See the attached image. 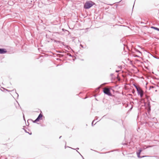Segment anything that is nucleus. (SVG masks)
Instances as JSON below:
<instances>
[{"instance_id": "f257e3e1", "label": "nucleus", "mask_w": 159, "mask_h": 159, "mask_svg": "<svg viewBox=\"0 0 159 159\" xmlns=\"http://www.w3.org/2000/svg\"><path fill=\"white\" fill-rule=\"evenodd\" d=\"M95 3L91 1H87L84 5V8L85 9H88L91 7Z\"/></svg>"}, {"instance_id": "f03ea898", "label": "nucleus", "mask_w": 159, "mask_h": 159, "mask_svg": "<svg viewBox=\"0 0 159 159\" xmlns=\"http://www.w3.org/2000/svg\"><path fill=\"white\" fill-rule=\"evenodd\" d=\"M103 92L105 94L108 96H110L111 95L110 89L108 88H104L103 90Z\"/></svg>"}, {"instance_id": "7ed1b4c3", "label": "nucleus", "mask_w": 159, "mask_h": 159, "mask_svg": "<svg viewBox=\"0 0 159 159\" xmlns=\"http://www.w3.org/2000/svg\"><path fill=\"white\" fill-rule=\"evenodd\" d=\"M137 92L138 95H139L141 98L143 97L144 94V92L141 88H140L139 89L137 90Z\"/></svg>"}, {"instance_id": "20e7f679", "label": "nucleus", "mask_w": 159, "mask_h": 159, "mask_svg": "<svg viewBox=\"0 0 159 159\" xmlns=\"http://www.w3.org/2000/svg\"><path fill=\"white\" fill-rule=\"evenodd\" d=\"M142 151V150L141 149H140L136 152V153H137V157L139 158H142L143 157H147L148 156H143L142 157L140 156V153Z\"/></svg>"}, {"instance_id": "39448f33", "label": "nucleus", "mask_w": 159, "mask_h": 159, "mask_svg": "<svg viewBox=\"0 0 159 159\" xmlns=\"http://www.w3.org/2000/svg\"><path fill=\"white\" fill-rule=\"evenodd\" d=\"M43 115L41 113H40L37 118L35 120H34V122L35 123L37 121H38L39 120H41L42 118L43 117Z\"/></svg>"}, {"instance_id": "423d86ee", "label": "nucleus", "mask_w": 159, "mask_h": 159, "mask_svg": "<svg viewBox=\"0 0 159 159\" xmlns=\"http://www.w3.org/2000/svg\"><path fill=\"white\" fill-rule=\"evenodd\" d=\"M7 52V51L4 48H0V54H4Z\"/></svg>"}, {"instance_id": "0eeeda50", "label": "nucleus", "mask_w": 159, "mask_h": 159, "mask_svg": "<svg viewBox=\"0 0 159 159\" xmlns=\"http://www.w3.org/2000/svg\"><path fill=\"white\" fill-rule=\"evenodd\" d=\"M133 85L136 88L137 91L140 88H141L140 87L137 86L135 84H134Z\"/></svg>"}, {"instance_id": "6e6552de", "label": "nucleus", "mask_w": 159, "mask_h": 159, "mask_svg": "<svg viewBox=\"0 0 159 159\" xmlns=\"http://www.w3.org/2000/svg\"><path fill=\"white\" fill-rule=\"evenodd\" d=\"M107 84V83H104L98 87L97 89V90H99V89L102 87V86H103V85L105 84Z\"/></svg>"}, {"instance_id": "1a4fd4ad", "label": "nucleus", "mask_w": 159, "mask_h": 159, "mask_svg": "<svg viewBox=\"0 0 159 159\" xmlns=\"http://www.w3.org/2000/svg\"><path fill=\"white\" fill-rule=\"evenodd\" d=\"M151 28L153 29H155L156 30H157L158 31H159V29L157 27H154V26H152V27H151Z\"/></svg>"}, {"instance_id": "9d476101", "label": "nucleus", "mask_w": 159, "mask_h": 159, "mask_svg": "<svg viewBox=\"0 0 159 159\" xmlns=\"http://www.w3.org/2000/svg\"><path fill=\"white\" fill-rule=\"evenodd\" d=\"M79 149V148H77L75 149L76 150L77 152L82 157L83 159H84V157H83V156L80 154V153L78 151H77V150H78Z\"/></svg>"}, {"instance_id": "9b49d317", "label": "nucleus", "mask_w": 159, "mask_h": 159, "mask_svg": "<svg viewBox=\"0 0 159 159\" xmlns=\"http://www.w3.org/2000/svg\"><path fill=\"white\" fill-rule=\"evenodd\" d=\"M66 47L68 50L69 49V48H70V47H69L67 45L66 46Z\"/></svg>"}, {"instance_id": "f8f14e48", "label": "nucleus", "mask_w": 159, "mask_h": 159, "mask_svg": "<svg viewBox=\"0 0 159 159\" xmlns=\"http://www.w3.org/2000/svg\"><path fill=\"white\" fill-rule=\"evenodd\" d=\"M136 51L138 52H139L140 54H141V52L139 51V50H136Z\"/></svg>"}, {"instance_id": "ddd939ff", "label": "nucleus", "mask_w": 159, "mask_h": 159, "mask_svg": "<svg viewBox=\"0 0 159 159\" xmlns=\"http://www.w3.org/2000/svg\"><path fill=\"white\" fill-rule=\"evenodd\" d=\"M68 55H69V56H70V57H71L72 56L71 54H70V53L68 54Z\"/></svg>"}, {"instance_id": "4468645a", "label": "nucleus", "mask_w": 159, "mask_h": 159, "mask_svg": "<svg viewBox=\"0 0 159 159\" xmlns=\"http://www.w3.org/2000/svg\"><path fill=\"white\" fill-rule=\"evenodd\" d=\"M94 121H95V120H93V122H92V126L93 125V122H94Z\"/></svg>"}, {"instance_id": "2eb2a0df", "label": "nucleus", "mask_w": 159, "mask_h": 159, "mask_svg": "<svg viewBox=\"0 0 159 159\" xmlns=\"http://www.w3.org/2000/svg\"><path fill=\"white\" fill-rule=\"evenodd\" d=\"M66 147H69V148H71L70 147H68V146H66L65 145V148H66Z\"/></svg>"}, {"instance_id": "dca6fc26", "label": "nucleus", "mask_w": 159, "mask_h": 159, "mask_svg": "<svg viewBox=\"0 0 159 159\" xmlns=\"http://www.w3.org/2000/svg\"><path fill=\"white\" fill-rule=\"evenodd\" d=\"M119 71V70H116V72H117V73Z\"/></svg>"}, {"instance_id": "f3484780", "label": "nucleus", "mask_w": 159, "mask_h": 159, "mask_svg": "<svg viewBox=\"0 0 159 159\" xmlns=\"http://www.w3.org/2000/svg\"><path fill=\"white\" fill-rule=\"evenodd\" d=\"M80 46L82 47V48H83V46L81 44H80Z\"/></svg>"}, {"instance_id": "a211bd4d", "label": "nucleus", "mask_w": 159, "mask_h": 159, "mask_svg": "<svg viewBox=\"0 0 159 159\" xmlns=\"http://www.w3.org/2000/svg\"><path fill=\"white\" fill-rule=\"evenodd\" d=\"M23 117L24 119H25V116H24V115H23Z\"/></svg>"}, {"instance_id": "6ab92c4d", "label": "nucleus", "mask_w": 159, "mask_h": 159, "mask_svg": "<svg viewBox=\"0 0 159 159\" xmlns=\"http://www.w3.org/2000/svg\"><path fill=\"white\" fill-rule=\"evenodd\" d=\"M155 58H157V59H158V58L157 57H154Z\"/></svg>"}, {"instance_id": "aec40b11", "label": "nucleus", "mask_w": 159, "mask_h": 159, "mask_svg": "<svg viewBox=\"0 0 159 159\" xmlns=\"http://www.w3.org/2000/svg\"><path fill=\"white\" fill-rule=\"evenodd\" d=\"M28 133L30 135L31 134H32L31 133Z\"/></svg>"}, {"instance_id": "412c9836", "label": "nucleus", "mask_w": 159, "mask_h": 159, "mask_svg": "<svg viewBox=\"0 0 159 159\" xmlns=\"http://www.w3.org/2000/svg\"><path fill=\"white\" fill-rule=\"evenodd\" d=\"M135 57H139V56H138L136 55V56H135Z\"/></svg>"}, {"instance_id": "4be33fe9", "label": "nucleus", "mask_w": 159, "mask_h": 159, "mask_svg": "<svg viewBox=\"0 0 159 159\" xmlns=\"http://www.w3.org/2000/svg\"><path fill=\"white\" fill-rule=\"evenodd\" d=\"M97 118H98V117H97V116H96V117H95V118H96V119H97Z\"/></svg>"}, {"instance_id": "5701e85b", "label": "nucleus", "mask_w": 159, "mask_h": 159, "mask_svg": "<svg viewBox=\"0 0 159 159\" xmlns=\"http://www.w3.org/2000/svg\"><path fill=\"white\" fill-rule=\"evenodd\" d=\"M25 130V132H26V133H28V132H27L26 131V130Z\"/></svg>"}, {"instance_id": "b1692460", "label": "nucleus", "mask_w": 159, "mask_h": 159, "mask_svg": "<svg viewBox=\"0 0 159 159\" xmlns=\"http://www.w3.org/2000/svg\"><path fill=\"white\" fill-rule=\"evenodd\" d=\"M61 137V136H60V137H59V139H60Z\"/></svg>"}, {"instance_id": "393cba45", "label": "nucleus", "mask_w": 159, "mask_h": 159, "mask_svg": "<svg viewBox=\"0 0 159 159\" xmlns=\"http://www.w3.org/2000/svg\"><path fill=\"white\" fill-rule=\"evenodd\" d=\"M17 95L18 96V94L17 93Z\"/></svg>"}, {"instance_id": "a878e982", "label": "nucleus", "mask_w": 159, "mask_h": 159, "mask_svg": "<svg viewBox=\"0 0 159 159\" xmlns=\"http://www.w3.org/2000/svg\"><path fill=\"white\" fill-rule=\"evenodd\" d=\"M62 30H64V29H62Z\"/></svg>"}, {"instance_id": "bb28decb", "label": "nucleus", "mask_w": 159, "mask_h": 159, "mask_svg": "<svg viewBox=\"0 0 159 159\" xmlns=\"http://www.w3.org/2000/svg\"><path fill=\"white\" fill-rule=\"evenodd\" d=\"M65 143H66V142Z\"/></svg>"}, {"instance_id": "cd10ccee", "label": "nucleus", "mask_w": 159, "mask_h": 159, "mask_svg": "<svg viewBox=\"0 0 159 159\" xmlns=\"http://www.w3.org/2000/svg\"><path fill=\"white\" fill-rule=\"evenodd\" d=\"M108 152H106V153H107Z\"/></svg>"}]
</instances>
